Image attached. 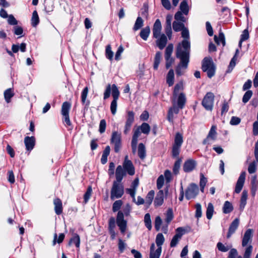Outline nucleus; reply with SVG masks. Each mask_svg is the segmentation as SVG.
I'll return each mask as SVG.
<instances>
[{
  "mask_svg": "<svg viewBox=\"0 0 258 258\" xmlns=\"http://www.w3.org/2000/svg\"><path fill=\"white\" fill-rule=\"evenodd\" d=\"M157 39L156 43L158 47L160 49H163L166 46L167 42L166 36L164 34H162Z\"/></svg>",
  "mask_w": 258,
  "mask_h": 258,
  "instance_id": "obj_23",
  "label": "nucleus"
},
{
  "mask_svg": "<svg viewBox=\"0 0 258 258\" xmlns=\"http://www.w3.org/2000/svg\"><path fill=\"white\" fill-rule=\"evenodd\" d=\"M254 157L256 161L250 163L248 167V172L250 174L254 173L256 170L257 163L258 162V140L255 144Z\"/></svg>",
  "mask_w": 258,
  "mask_h": 258,
  "instance_id": "obj_13",
  "label": "nucleus"
},
{
  "mask_svg": "<svg viewBox=\"0 0 258 258\" xmlns=\"http://www.w3.org/2000/svg\"><path fill=\"white\" fill-rule=\"evenodd\" d=\"M196 214L195 217L197 218H199L202 217V206L200 204L198 203L196 205Z\"/></svg>",
  "mask_w": 258,
  "mask_h": 258,
  "instance_id": "obj_63",
  "label": "nucleus"
},
{
  "mask_svg": "<svg viewBox=\"0 0 258 258\" xmlns=\"http://www.w3.org/2000/svg\"><path fill=\"white\" fill-rule=\"evenodd\" d=\"M217 247L218 250L222 252H227L229 249H231L232 245H225L221 242H218L217 244Z\"/></svg>",
  "mask_w": 258,
  "mask_h": 258,
  "instance_id": "obj_42",
  "label": "nucleus"
},
{
  "mask_svg": "<svg viewBox=\"0 0 258 258\" xmlns=\"http://www.w3.org/2000/svg\"><path fill=\"white\" fill-rule=\"evenodd\" d=\"M131 208L127 205L123 209V212L118 211L116 217V223L122 234H124L127 228V221L124 219V216H128L130 214Z\"/></svg>",
  "mask_w": 258,
  "mask_h": 258,
  "instance_id": "obj_4",
  "label": "nucleus"
},
{
  "mask_svg": "<svg viewBox=\"0 0 258 258\" xmlns=\"http://www.w3.org/2000/svg\"><path fill=\"white\" fill-rule=\"evenodd\" d=\"M135 113L132 111H129L127 112L126 116V121L124 127L123 133L125 135L127 134L131 130V126L134 122Z\"/></svg>",
  "mask_w": 258,
  "mask_h": 258,
  "instance_id": "obj_11",
  "label": "nucleus"
},
{
  "mask_svg": "<svg viewBox=\"0 0 258 258\" xmlns=\"http://www.w3.org/2000/svg\"><path fill=\"white\" fill-rule=\"evenodd\" d=\"M214 97V94L210 92L204 96L202 104L207 110L211 111L213 109Z\"/></svg>",
  "mask_w": 258,
  "mask_h": 258,
  "instance_id": "obj_7",
  "label": "nucleus"
},
{
  "mask_svg": "<svg viewBox=\"0 0 258 258\" xmlns=\"http://www.w3.org/2000/svg\"><path fill=\"white\" fill-rule=\"evenodd\" d=\"M180 12L187 15L188 13L189 8L186 0H183L180 4Z\"/></svg>",
  "mask_w": 258,
  "mask_h": 258,
  "instance_id": "obj_37",
  "label": "nucleus"
},
{
  "mask_svg": "<svg viewBox=\"0 0 258 258\" xmlns=\"http://www.w3.org/2000/svg\"><path fill=\"white\" fill-rule=\"evenodd\" d=\"M154 197V191L153 190L150 191L147 194L145 204L150 205L153 201Z\"/></svg>",
  "mask_w": 258,
  "mask_h": 258,
  "instance_id": "obj_54",
  "label": "nucleus"
},
{
  "mask_svg": "<svg viewBox=\"0 0 258 258\" xmlns=\"http://www.w3.org/2000/svg\"><path fill=\"white\" fill-rule=\"evenodd\" d=\"M247 196V191L245 190H244L242 192V195L240 199V209L241 210H243L246 204Z\"/></svg>",
  "mask_w": 258,
  "mask_h": 258,
  "instance_id": "obj_33",
  "label": "nucleus"
},
{
  "mask_svg": "<svg viewBox=\"0 0 258 258\" xmlns=\"http://www.w3.org/2000/svg\"><path fill=\"white\" fill-rule=\"evenodd\" d=\"M89 89L88 87H86L81 93V101L83 104H84L85 107H88L90 104V101L87 100V97L88 94Z\"/></svg>",
  "mask_w": 258,
  "mask_h": 258,
  "instance_id": "obj_26",
  "label": "nucleus"
},
{
  "mask_svg": "<svg viewBox=\"0 0 258 258\" xmlns=\"http://www.w3.org/2000/svg\"><path fill=\"white\" fill-rule=\"evenodd\" d=\"M174 18L178 22L180 21L181 22L183 23L186 21V18L183 16L182 13L180 11L176 13Z\"/></svg>",
  "mask_w": 258,
  "mask_h": 258,
  "instance_id": "obj_57",
  "label": "nucleus"
},
{
  "mask_svg": "<svg viewBox=\"0 0 258 258\" xmlns=\"http://www.w3.org/2000/svg\"><path fill=\"white\" fill-rule=\"evenodd\" d=\"M183 86L182 82L176 84L174 87L173 91V96L176 97L179 91L183 90Z\"/></svg>",
  "mask_w": 258,
  "mask_h": 258,
  "instance_id": "obj_51",
  "label": "nucleus"
},
{
  "mask_svg": "<svg viewBox=\"0 0 258 258\" xmlns=\"http://www.w3.org/2000/svg\"><path fill=\"white\" fill-rule=\"evenodd\" d=\"M190 44L188 40H183L178 43L176 50V56L180 61L176 69L177 75L180 76L183 74L181 69H186L189 62Z\"/></svg>",
  "mask_w": 258,
  "mask_h": 258,
  "instance_id": "obj_1",
  "label": "nucleus"
},
{
  "mask_svg": "<svg viewBox=\"0 0 258 258\" xmlns=\"http://www.w3.org/2000/svg\"><path fill=\"white\" fill-rule=\"evenodd\" d=\"M53 204L54 205L55 213L58 215L61 214L62 212V206L61 200L59 199H55L53 201Z\"/></svg>",
  "mask_w": 258,
  "mask_h": 258,
  "instance_id": "obj_28",
  "label": "nucleus"
},
{
  "mask_svg": "<svg viewBox=\"0 0 258 258\" xmlns=\"http://www.w3.org/2000/svg\"><path fill=\"white\" fill-rule=\"evenodd\" d=\"M175 231L176 234L173 237L170 244V246L171 247L176 246L179 240L181 239L182 235L186 233L185 229L184 228L182 227L177 228Z\"/></svg>",
  "mask_w": 258,
  "mask_h": 258,
  "instance_id": "obj_9",
  "label": "nucleus"
},
{
  "mask_svg": "<svg viewBox=\"0 0 258 258\" xmlns=\"http://www.w3.org/2000/svg\"><path fill=\"white\" fill-rule=\"evenodd\" d=\"M115 228V220L114 217H111L108 221V231L110 234V238L112 240H113L116 235V233L114 230Z\"/></svg>",
  "mask_w": 258,
  "mask_h": 258,
  "instance_id": "obj_18",
  "label": "nucleus"
},
{
  "mask_svg": "<svg viewBox=\"0 0 258 258\" xmlns=\"http://www.w3.org/2000/svg\"><path fill=\"white\" fill-rule=\"evenodd\" d=\"M111 143L114 145V151L119 152L121 148V134L117 132H113L112 134Z\"/></svg>",
  "mask_w": 258,
  "mask_h": 258,
  "instance_id": "obj_12",
  "label": "nucleus"
},
{
  "mask_svg": "<svg viewBox=\"0 0 258 258\" xmlns=\"http://www.w3.org/2000/svg\"><path fill=\"white\" fill-rule=\"evenodd\" d=\"M141 132L144 134L148 135L150 133L151 128L149 124L147 123L144 122L140 126H138Z\"/></svg>",
  "mask_w": 258,
  "mask_h": 258,
  "instance_id": "obj_41",
  "label": "nucleus"
},
{
  "mask_svg": "<svg viewBox=\"0 0 258 258\" xmlns=\"http://www.w3.org/2000/svg\"><path fill=\"white\" fill-rule=\"evenodd\" d=\"M222 210L224 214H228L233 211V207L230 202L226 201L224 204Z\"/></svg>",
  "mask_w": 258,
  "mask_h": 258,
  "instance_id": "obj_36",
  "label": "nucleus"
},
{
  "mask_svg": "<svg viewBox=\"0 0 258 258\" xmlns=\"http://www.w3.org/2000/svg\"><path fill=\"white\" fill-rule=\"evenodd\" d=\"M182 143V135L179 133H177L175 135L173 146L181 147Z\"/></svg>",
  "mask_w": 258,
  "mask_h": 258,
  "instance_id": "obj_35",
  "label": "nucleus"
},
{
  "mask_svg": "<svg viewBox=\"0 0 258 258\" xmlns=\"http://www.w3.org/2000/svg\"><path fill=\"white\" fill-rule=\"evenodd\" d=\"M138 156L141 159L143 160L146 156L145 146L143 143H140L138 146Z\"/></svg>",
  "mask_w": 258,
  "mask_h": 258,
  "instance_id": "obj_29",
  "label": "nucleus"
},
{
  "mask_svg": "<svg viewBox=\"0 0 258 258\" xmlns=\"http://www.w3.org/2000/svg\"><path fill=\"white\" fill-rule=\"evenodd\" d=\"M122 205V202L121 200L116 201L113 204L112 211L114 212L118 211L120 209Z\"/></svg>",
  "mask_w": 258,
  "mask_h": 258,
  "instance_id": "obj_61",
  "label": "nucleus"
},
{
  "mask_svg": "<svg viewBox=\"0 0 258 258\" xmlns=\"http://www.w3.org/2000/svg\"><path fill=\"white\" fill-rule=\"evenodd\" d=\"M73 244H74L77 247H80V238L79 236L77 234H75L74 236L71 238L69 242V245Z\"/></svg>",
  "mask_w": 258,
  "mask_h": 258,
  "instance_id": "obj_38",
  "label": "nucleus"
},
{
  "mask_svg": "<svg viewBox=\"0 0 258 258\" xmlns=\"http://www.w3.org/2000/svg\"><path fill=\"white\" fill-rule=\"evenodd\" d=\"M106 127V122L105 119H101L99 123V132L100 134L105 132Z\"/></svg>",
  "mask_w": 258,
  "mask_h": 258,
  "instance_id": "obj_62",
  "label": "nucleus"
},
{
  "mask_svg": "<svg viewBox=\"0 0 258 258\" xmlns=\"http://www.w3.org/2000/svg\"><path fill=\"white\" fill-rule=\"evenodd\" d=\"M239 224V220L238 218L235 219L231 223L227 235V238H229L231 235L235 233Z\"/></svg>",
  "mask_w": 258,
  "mask_h": 258,
  "instance_id": "obj_17",
  "label": "nucleus"
},
{
  "mask_svg": "<svg viewBox=\"0 0 258 258\" xmlns=\"http://www.w3.org/2000/svg\"><path fill=\"white\" fill-rule=\"evenodd\" d=\"M185 28L184 25L181 22L177 21L173 23V29L175 32H179Z\"/></svg>",
  "mask_w": 258,
  "mask_h": 258,
  "instance_id": "obj_39",
  "label": "nucleus"
},
{
  "mask_svg": "<svg viewBox=\"0 0 258 258\" xmlns=\"http://www.w3.org/2000/svg\"><path fill=\"white\" fill-rule=\"evenodd\" d=\"M164 201V192L162 190H160L157 193L154 205L155 206H160L162 205Z\"/></svg>",
  "mask_w": 258,
  "mask_h": 258,
  "instance_id": "obj_27",
  "label": "nucleus"
},
{
  "mask_svg": "<svg viewBox=\"0 0 258 258\" xmlns=\"http://www.w3.org/2000/svg\"><path fill=\"white\" fill-rule=\"evenodd\" d=\"M71 108V104L68 102L63 103L61 107V114L62 115L69 114V110Z\"/></svg>",
  "mask_w": 258,
  "mask_h": 258,
  "instance_id": "obj_44",
  "label": "nucleus"
},
{
  "mask_svg": "<svg viewBox=\"0 0 258 258\" xmlns=\"http://www.w3.org/2000/svg\"><path fill=\"white\" fill-rule=\"evenodd\" d=\"M105 55L106 57L109 59L110 60H111L113 58V52L111 50V47L110 45H107L105 50Z\"/></svg>",
  "mask_w": 258,
  "mask_h": 258,
  "instance_id": "obj_56",
  "label": "nucleus"
},
{
  "mask_svg": "<svg viewBox=\"0 0 258 258\" xmlns=\"http://www.w3.org/2000/svg\"><path fill=\"white\" fill-rule=\"evenodd\" d=\"M174 74L172 69H171L168 72L166 77V82L169 86H171L174 84Z\"/></svg>",
  "mask_w": 258,
  "mask_h": 258,
  "instance_id": "obj_31",
  "label": "nucleus"
},
{
  "mask_svg": "<svg viewBox=\"0 0 258 258\" xmlns=\"http://www.w3.org/2000/svg\"><path fill=\"white\" fill-rule=\"evenodd\" d=\"M257 184H258V182L256 180V177L254 176L253 177V178L251 180L252 186H251V191L252 195L253 196H255V192L257 190Z\"/></svg>",
  "mask_w": 258,
  "mask_h": 258,
  "instance_id": "obj_55",
  "label": "nucleus"
},
{
  "mask_svg": "<svg viewBox=\"0 0 258 258\" xmlns=\"http://www.w3.org/2000/svg\"><path fill=\"white\" fill-rule=\"evenodd\" d=\"M155 245L153 243L150 247V258H159L162 251V248H158L155 250Z\"/></svg>",
  "mask_w": 258,
  "mask_h": 258,
  "instance_id": "obj_22",
  "label": "nucleus"
},
{
  "mask_svg": "<svg viewBox=\"0 0 258 258\" xmlns=\"http://www.w3.org/2000/svg\"><path fill=\"white\" fill-rule=\"evenodd\" d=\"M196 166V162L193 160L189 159L184 162L183 169L185 172H189L195 168Z\"/></svg>",
  "mask_w": 258,
  "mask_h": 258,
  "instance_id": "obj_19",
  "label": "nucleus"
},
{
  "mask_svg": "<svg viewBox=\"0 0 258 258\" xmlns=\"http://www.w3.org/2000/svg\"><path fill=\"white\" fill-rule=\"evenodd\" d=\"M165 241L163 235L162 233H158L156 237V243L158 248H162V245Z\"/></svg>",
  "mask_w": 258,
  "mask_h": 258,
  "instance_id": "obj_43",
  "label": "nucleus"
},
{
  "mask_svg": "<svg viewBox=\"0 0 258 258\" xmlns=\"http://www.w3.org/2000/svg\"><path fill=\"white\" fill-rule=\"evenodd\" d=\"M199 192V187L195 183H191L187 188L185 195L187 200L194 199Z\"/></svg>",
  "mask_w": 258,
  "mask_h": 258,
  "instance_id": "obj_10",
  "label": "nucleus"
},
{
  "mask_svg": "<svg viewBox=\"0 0 258 258\" xmlns=\"http://www.w3.org/2000/svg\"><path fill=\"white\" fill-rule=\"evenodd\" d=\"M150 33L149 26H147L142 29L140 32V35L144 40H147Z\"/></svg>",
  "mask_w": 258,
  "mask_h": 258,
  "instance_id": "obj_34",
  "label": "nucleus"
},
{
  "mask_svg": "<svg viewBox=\"0 0 258 258\" xmlns=\"http://www.w3.org/2000/svg\"><path fill=\"white\" fill-rule=\"evenodd\" d=\"M252 95V92L251 90L247 91L244 94L242 98V102L244 103H247Z\"/></svg>",
  "mask_w": 258,
  "mask_h": 258,
  "instance_id": "obj_59",
  "label": "nucleus"
},
{
  "mask_svg": "<svg viewBox=\"0 0 258 258\" xmlns=\"http://www.w3.org/2000/svg\"><path fill=\"white\" fill-rule=\"evenodd\" d=\"M253 230L248 229L245 232L242 240V246L245 247L243 257L239 255L237 250L235 248L231 249L228 256V258H250L253 250V247L250 244L253 236Z\"/></svg>",
  "mask_w": 258,
  "mask_h": 258,
  "instance_id": "obj_2",
  "label": "nucleus"
},
{
  "mask_svg": "<svg viewBox=\"0 0 258 258\" xmlns=\"http://www.w3.org/2000/svg\"><path fill=\"white\" fill-rule=\"evenodd\" d=\"M173 218V211L171 209H169L166 213L165 221L167 224H169Z\"/></svg>",
  "mask_w": 258,
  "mask_h": 258,
  "instance_id": "obj_60",
  "label": "nucleus"
},
{
  "mask_svg": "<svg viewBox=\"0 0 258 258\" xmlns=\"http://www.w3.org/2000/svg\"><path fill=\"white\" fill-rule=\"evenodd\" d=\"M92 191V187L91 186H89L84 196V201L85 204L87 203L88 202L89 200L90 199V197L91 196Z\"/></svg>",
  "mask_w": 258,
  "mask_h": 258,
  "instance_id": "obj_58",
  "label": "nucleus"
},
{
  "mask_svg": "<svg viewBox=\"0 0 258 258\" xmlns=\"http://www.w3.org/2000/svg\"><path fill=\"white\" fill-rule=\"evenodd\" d=\"M39 23V19L36 11H34L32 13L31 18V25L33 27H36Z\"/></svg>",
  "mask_w": 258,
  "mask_h": 258,
  "instance_id": "obj_45",
  "label": "nucleus"
},
{
  "mask_svg": "<svg viewBox=\"0 0 258 258\" xmlns=\"http://www.w3.org/2000/svg\"><path fill=\"white\" fill-rule=\"evenodd\" d=\"M181 162V159L178 158L177 160L174 163L173 167V172L175 174H177L179 173V170L180 167Z\"/></svg>",
  "mask_w": 258,
  "mask_h": 258,
  "instance_id": "obj_52",
  "label": "nucleus"
},
{
  "mask_svg": "<svg viewBox=\"0 0 258 258\" xmlns=\"http://www.w3.org/2000/svg\"><path fill=\"white\" fill-rule=\"evenodd\" d=\"M245 176L246 173L245 171L241 173L236 184L234 190L236 193L239 194L241 191L245 182Z\"/></svg>",
  "mask_w": 258,
  "mask_h": 258,
  "instance_id": "obj_14",
  "label": "nucleus"
},
{
  "mask_svg": "<svg viewBox=\"0 0 258 258\" xmlns=\"http://www.w3.org/2000/svg\"><path fill=\"white\" fill-rule=\"evenodd\" d=\"M14 93L11 89H8L4 92L5 99L7 103L10 102L11 98L13 97Z\"/></svg>",
  "mask_w": 258,
  "mask_h": 258,
  "instance_id": "obj_49",
  "label": "nucleus"
},
{
  "mask_svg": "<svg viewBox=\"0 0 258 258\" xmlns=\"http://www.w3.org/2000/svg\"><path fill=\"white\" fill-rule=\"evenodd\" d=\"M202 70L207 73L208 77L211 78L215 75V66L210 57H205L202 61Z\"/></svg>",
  "mask_w": 258,
  "mask_h": 258,
  "instance_id": "obj_5",
  "label": "nucleus"
},
{
  "mask_svg": "<svg viewBox=\"0 0 258 258\" xmlns=\"http://www.w3.org/2000/svg\"><path fill=\"white\" fill-rule=\"evenodd\" d=\"M217 126L215 125H213L208 133L207 138L203 141V144H208L209 140L210 139L212 140H215L217 138Z\"/></svg>",
  "mask_w": 258,
  "mask_h": 258,
  "instance_id": "obj_15",
  "label": "nucleus"
},
{
  "mask_svg": "<svg viewBox=\"0 0 258 258\" xmlns=\"http://www.w3.org/2000/svg\"><path fill=\"white\" fill-rule=\"evenodd\" d=\"M144 24V20L141 17H138L133 27L134 31H137L142 28Z\"/></svg>",
  "mask_w": 258,
  "mask_h": 258,
  "instance_id": "obj_40",
  "label": "nucleus"
},
{
  "mask_svg": "<svg viewBox=\"0 0 258 258\" xmlns=\"http://www.w3.org/2000/svg\"><path fill=\"white\" fill-rule=\"evenodd\" d=\"M111 91L113 97V100L111 102L110 110L111 113L113 115H115L116 112L117 101L120 94L118 89L115 84H113L112 86H111L110 84H108L107 86L104 93L103 99L105 100L110 97Z\"/></svg>",
  "mask_w": 258,
  "mask_h": 258,
  "instance_id": "obj_3",
  "label": "nucleus"
},
{
  "mask_svg": "<svg viewBox=\"0 0 258 258\" xmlns=\"http://www.w3.org/2000/svg\"><path fill=\"white\" fill-rule=\"evenodd\" d=\"M164 182V177L163 175H161L157 180V187L158 189H161L163 187Z\"/></svg>",
  "mask_w": 258,
  "mask_h": 258,
  "instance_id": "obj_64",
  "label": "nucleus"
},
{
  "mask_svg": "<svg viewBox=\"0 0 258 258\" xmlns=\"http://www.w3.org/2000/svg\"><path fill=\"white\" fill-rule=\"evenodd\" d=\"M161 59V53L160 52H157L156 53L155 59H154V69L155 70H157L159 64L160 62Z\"/></svg>",
  "mask_w": 258,
  "mask_h": 258,
  "instance_id": "obj_50",
  "label": "nucleus"
},
{
  "mask_svg": "<svg viewBox=\"0 0 258 258\" xmlns=\"http://www.w3.org/2000/svg\"><path fill=\"white\" fill-rule=\"evenodd\" d=\"M122 167L124 169V171L130 175H133L135 174V170L132 161H127L125 163H123Z\"/></svg>",
  "mask_w": 258,
  "mask_h": 258,
  "instance_id": "obj_21",
  "label": "nucleus"
},
{
  "mask_svg": "<svg viewBox=\"0 0 258 258\" xmlns=\"http://www.w3.org/2000/svg\"><path fill=\"white\" fill-rule=\"evenodd\" d=\"M179 108L178 106L173 105V107H171L168 112L167 119L170 122H173V114H177L179 111Z\"/></svg>",
  "mask_w": 258,
  "mask_h": 258,
  "instance_id": "obj_25",
  "label": "nucleus"
},
{
  "mask_svg": "<svg viewBox=\"0 0 258 258\" xmlns=\"http://www.w3.org/2000/svg\"><path fill=\"white\" fill-rule=\"evenodd\" d=\"M64 234L63 233H60L59 236H58V238H57V234L56 233H55L54 234V238H53V245H54L56 242H57L58 243H61L64 238Z\"/></svg>",
  "mask_w": 258,
  "mask_h": 258,
  "instance_id": "obj_53",
  "label": "nucleus"
},
{
  "mask_svg": "<svg viewBox=\"0 0 258 258\" xmlns=\"http://www.w3.org/2000/svg\"><path fill=\"white\" fill-rule=\"evenodd\" d=\"M141 133V131L139 129V127L135 130L132 141H133V144H134V146L136 144H137L138 138L140 136Z\"/></svg>",
  "mask_w": 258,
  "mask_h": 258,
  "instance_id": "obj_47",
  "label": "nucleus"
},
{
  "mask_svg": "<svg viewBox=\"0 0 258 258\" xmlns=\"http://www.w3.org/2000/svg\"><path fill=\"white\" fill-rule=\"evenodd\" d=\"M214 40L217 45H220L221 43L222 44L223 46L225 45L224 34L222 32H220L218 37L216 35L214 36Z\"/></svg>",
  "mask_w": 258,
  "mask_h": 258,
  "instance_id": "obj_32",
  "label": "nucleus"
},
{
  "mask_svg": "<svg viewBox=\"0 0 258 258\" xmlns=\"http://www.w3.org/2000/svg\"><path fill=\"white\" fill-rule=\"evenodd\" d=\"M173 50V45L172 44H169L166 48L165 52V59L166 60V69L169 68L174 61V59L171 57Z\"/></svg>",
  "mask_w": 258,
  "mask_h": 258,
  "instance_id": "obj_8",
  "label": "nucleus"
},
{
  "mask_svg": "<svg viewBox=\"0 0 258 258\" xmlns=\"http://www.w3.org/2000/svg\"><path fill=\"white\" fill-rule=\"evenodd\" d=\"M118 182H113L111 189L110 199L114 200L121 198L124 194L123 186Z\"/></svg>",
  "mask_w": 258,
  "mask_h": 258,
  "instance_id": "obj_6",
  "label": "nucleus"
},
{
  "mask_svg": "<svg viewBox=\"0 0 258 258\" xmlns=\"http://www.w3.org/2000/svg\"><path fill=\"white\" fill-rule=\"evenodd\" d=\"M162 30V25L159 19H157L153 25V35L155 38H158L161 36V32Z\"/></svg>",
  "mask_w": 258,
  "mask_h": 258,
  "instance_id": "obj_16",
  "label": "nucleus"
},
{
  "mask_svg": "<svg viewBox=\"0 0 258 258\" xmlns=\"http://www.w3.org/2000/svg\"><path fill=\"white\" fill-rule=\"evenodd\" d=\"M214 213V206L211 203H209L206 210V216L208 219L210 220Z\"/></svg>",
  "mask_w": 258,
  "mask_h": 258,
  "instance_id": "obj_46",
  "label": "nucleus"
},
{
  "mask_svg": "<svg viewBox=\"0 0 258 258\" xmlns=\"http://www.w3.org/2000/svg\"><path fill=\"white\" fill-rule=\"evenodd\" d=\"M125 174V171H124L123 167L121 165H118L115 171V177L116 180L114 181V182H120Z\"/></svg>",
  "mask_w": 258,
  "mask_h": 258,
  "instance_id": "obj_20",
  "label": "nucleus"
},
{
  "mask_svg": "<svg viewBox=\"0 0 258 258\" xmlns=\"http://www.w3.org/2000/svg\"><path fill=\"white\" fill-rule=\"evenodd\" d=\"M186 102L185 95L183 93H181L178 96L177 98V106L180 109L183 108Z\"/></svg>",
  "mask_w": 258,
  "mask_h": 258,
  "instance_id": "obj_30",
  "label": "nucleus"
},
{
  "mask_svg": "<svg viewBox=\"0 0 258 258\" xmlns=\"http://www.w3.org/2000/svg\"><path fill=\"white\" fill-rule=\"evenodd\" d=\"M26 148L28 151L32 150L35 145V138L33 137H26L24 139Z\"/></svg>",
  "mask_w": 258,
  "mask_h": 258,
  "instance_id": "obj_24",
  "label": "nucleus"
},
{
  "mask_svg": "<svg viewBox=\"0 0 258 258\" xmlns=\"http://www.w3.org/2000/svg\"><path fill=\"white\" fill-rule=\"evenodd\" d=\"M144 222L146 227L150 230L152 229V222L150 214L147 213L144 216Z\"/></svg>",
  "mask_w": 258,
  "mask_h": 258,
  "instance_id": "obj_48",
  "label": "nucleus"
}]
</instances>
